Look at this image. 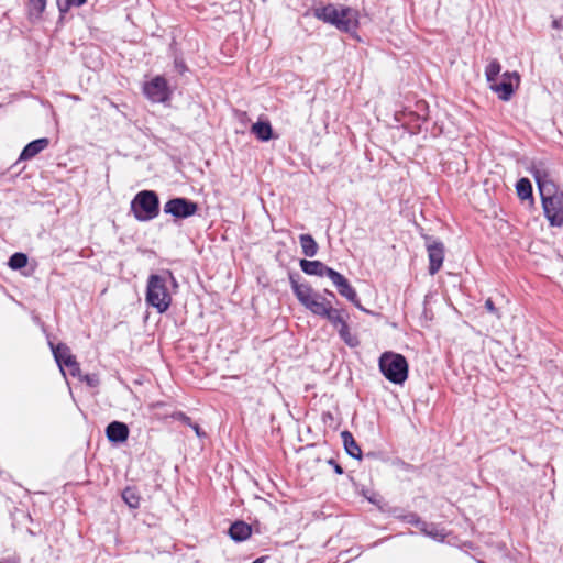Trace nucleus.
Masks as SVG:
<instances>
[{
	"instance_id": "1",
	"label": "nucleus",
	"mask_w": 563,
	"mask_h": 563,
	"mask_svg": "<svg viewBox=\"0 0 563 563\" xmlns=\"http://www.w3.org/2000/svg\"><path fill=\"white\" fill-rule=\"evenodd\" d=\"M312 14L318 20L331 24L342 32L352 33L358 26V13L350 7L338 9L332 3L320 4L312 8Z\"/></svg>"
},
{
	"instance_id": "2",
	"label": "nucleus",
	"mask_w": 563,
	"mask_h": 563,
	"mask_svg": "<svg viewBox=\"0 0 563 563\" xmlns=\"http://www.w3.org/2000/svg\"><path fill=\"white\" fill-rule=\"evenodd\" d=\"M168 282L176 285V279L170 271H164L162 274H151L147 279L146 303L159 313L168 310L172 303V296L167 288Z\"/></svg>"
},
{
	"instance_id": "3",
	"label": "nucleus",
	"mask_w": 563,
	"mask_h": 563,
	"mask_svg": "<svg viewBox=\"0 0 563 563\" xmlns=\"http://www.w3.org/2000/svg\"><path fill=\"white\" fill-rule=\"evenodd\" d=\"M131 211L141 222L155 219L159 214V198L153 190L139 191L131 201Z\"/></svg>"
},
{
	"instance_id": "4",
	"label": "nucleus",
	"mask_w": 563,
	"mask_h": 563,
	"mask_svg": "<svg viewBox=\"0 0 563 563\" xmlns=\"http://www.w3.org/2000/svg\"><path fill=\"white\" fill-rule=\"evenodd\" d=\"M544 216L552 227L563 224V191L559 188L541 196Z\"/></svg>"
},
{
	"instance_id": "5",
	"label": "nucleus",
	"mask_w": 563,
	"mask_h": 563,
	"mask_svg": "<svg viewBox=\"0 0 563 563\" xmlns=\"http://www.w3.org/2000/svg\"><path fill=\"white\" fill-rule=\"evenodd\" d=\"M197 211V202L185 197L172 198L164 205V212L173 216L175 219H187Z\"/></svg>"
},
{
	"instance_id": "6",
	"label": "nucleus",
	"mask_w": 563,
	"mask_h": 563,
	"mask_svg": "<svg viewBox=\"0 0 563 563\" xmlns=\"http://www.w3.org/2000/svg\"><path fill=\"white\" fill-rule=\"evenodd\" d=\"M143 93L152 102L164 103L170 99L172 91L163 76H156L143 86Z\"/></svg>"
},
{
	"instance_id": "7",
	"label": "nucleus",
	"mask_w": 563,
	"mask_h": 563,
	"mask_svg": "<svg viewBox=\"0 0 563 563\" xmlns=\"http://www.w3.org/2000/svg\"><path fill=\"white\" fill-rule=\"evenodd\" d=\"M520 82V76L517 71H506L503 74V80L500 82L494 81L489 85L492 91H494L498 98L503 101H509L518 88Z\"/></svg>"
},
{
	"instance_id": "8",
	"label": "nucleus",
	"mask_w": 563,
	"mask_h": 563,
	"mask_svg": "<svg viewBox=\"0 0 563 563\" xmlns=\"http://www.w3.org/2000/svg\"><path fill=\"white\" fill-rule=\"evenodd\" d=\"M409 374V364L402 354L389 351V383L404 385Z\"/></svg>"
},
{
	"instance_id": "9",
	"label": "nucleus",
	"mask_w": 563,
	"mask_h": 563,
	"mask_svg": "<svg viewBox=\"0 0 563 563\" xmlns=\"http://www.w3.org/2000/svg\"><path fill=\"white\" fill-rule=\"evenodd\" d=\"M330 280L336 287L339 294L351 301L355 307L363 310L360 303L355 289L351 286L349 280L339 272L330 273Z\"/></svg>"
},
{
	"instance_id": "10",
	"label": "nucleus",
	"mask_w": 563,
	"mask_h": 563,
	"mask_svg": "<svg viewBox=\"0 0 563 563\" xmlns=\"http://www.w3.org/2000/svg\"><path fill=\"white\" fill-rule=\"evenodd\" d=\"M427 251L429 256V273L434 275L439 272L444 260V245L438 240L427 239Z\"/></svg>"
},
{
	"instance_id": "11",
	"label": "nucleus",
	"mask_w": 563,
	"mask_h": 563,
	"mask_svg": "<svg viewBox=\"0 0 563 563\" xmlns=\"http://www.w3.org/2000/svg\"><path fill=\"white\" fill-rule=\"evenodd\" d=\"M531 173L538 185L540 196L549 195L550 191L558 188L550 172L543 164L533 165Z\"/></svg>"
},
{
	"instance_id": "12",
	"label": "nucleus",
	"mask_w": 563,
	"mask_h": 563,
	"mask_svg": "<svg viewBox=\"0 0 563 563\" xmlns=\"http://www.w3.org/2000/svg\"><path fill=\"white\" fill-rule=\"evenodd\" d=\"M299 275L297 273H289V283L291 289L298 299V301L303 306L309 299H311L317 292L313 291L312 287L307 283L298 282Z\"/></svg>"
},
{
	"instance_id": "13",
	"label": "nucleus",
	"mask_w": 563,
	"mask_h": 563,
	"mask_svg": "<svg viewBox=\"0 0 563 563\" xmlns=\"http://www.w3.org/2000/svg\"><path fill=\"white\" fill-rule=\"evenodd\" d=\"M300 268L307 275L327 276L330 279V273H334L335 269L328 267L320 261L300 260Z\"/></svg>"
},
{
	"instance_id": "14",
	"label": "nucleus",
	"mask_w": 563,
	"mask_h": 563,
	"mask_svg": "<svg viewBox=\"0 0 563 563\" xmlns=\"http://www.w3.org/2000/svg\"><path fill=\"white\" fill-rule=\"evenodd\" d=\"M106 435L112 443H122L128 440L129 428L124 422L112 421L106 428Z\"/></svg>"
},
{
	"instance_id": "15",
	"label": "nucleus",
	"mask_w": 563,
	"mask_h": 563,
	"mask_svg": "<svg viewBox=\"0 0 563 563\" xmlns=\"http://www.w3.org/2000/svg\"><path fill=\"white\" fill-rule=\"evenodd\" d=\"M49 145V140L47 137L36 139L30 143H27L22 150L19 161H29L40 154L42 151L47 148Z\"/></svg>"
},
{
	"instance_id": "16",
	"label": "nucleus",
	"mask_w": 563,
	"mask_h": 563,
	"mask_svg": "<svg viewBox=\"0 0 563 563\" xmlns=\"http://www.w3.org/2000/svg\"><path fill=\"white\" fill-rule=\"evenodd\" d=\"M331 306V301L323 297L321 294H316L309 299L303 307L307 308L311 313L323 318L328 313V309Z\"/></svg>"
},
{
	"instance_id": "17",
	"label": "nucleus",
	"mask_w": 563,
	"mask_h": 563,
	"mask_svg": "<svg viewBox=\"0 0 563 563\" xmlns=\"http://www.w3.org/2000/svg\"><path fill=\"white\" fill-rule=\"evenodd\" d=\"M251 534L252 527L242 520L233 522L229 528V536L235 542L245 541L251 537Z\"/></svg>"
},
{
	"instance_id": "18",
	"label": "nucleus",
	"mask_w": 563,
	"mask_h": 563,
	"mask_svg": "<svg viewBox=\"0 0 563 563\" xmlns=\"http://www.w3.org/2000/svg\"><path fill=\"white\" fill-rule=\"evenodd\" d=\"M344 449L346 453L354 459L360 460L362 457V450L353 438L352 433L347 430L341 432Z\"/></svg>"
},
{
	"instance_id": "19",
	"label": "nucleus",
	"mask_w": 563,
	"mask_h": 563,
	"mask_svg": "<svg viewBox=\"0 0 563 563\" xmlns=\"http://www.w3.org/2000/svg\"><path fill=\"white\" fill-rule=\"evenodd\" d=\"M49 346L56 363L58 364L60 371L64 373L63 366L67 363V356H74L70 352V349L64 343H58L55 345L49 342Z\"/></svg>"
},
{
	"instance_id": "20",
	"label": "nucleus",
	"mask_w": 563,
	"mask_h": 563,
	"mask_svg": "<svg viewBox=\"0 0 563 563\" xmlns=\"http://www.w3.org/2000/svg\"><path fill=\"white\" fill-rule=\"evenodd\" d=\"M251 132L262 142H267L273 137V129L268 121H257L252 125Z\"/></svg>"
},
{
	"instance_id": "21",
	"label": "nucleus",
	"mask_w": 563,
	"mask_h": 563,
	"mask_svg": "<svg viewBox=\"0 0 563 563\" xmlns=\"http://www.w3.org/2000/svg\"><path fill=\"white\" fill-rule=\"evenodd\" d=\"M299 243L301 246L302 254L307 257H313L317 255L319 246L312 235L305 233L299 235Z\"/></svg>"
},
{
	"instance_id": "22",
	"label": "nucleus",
	"mask_w": 563,
	"mask_h": 563,
	"mask_svg": "<svg viewBox=\"0 0 563 563\" xmlns=\"http://www.w3.org/2000/svg\"><path fill=\"white\" fill-rule=\"evenodd\" d=\"M323 318L334 328H338L349 319V314L342 309L333 308L331 305L328 309V313H325Z\"/></svg>"
},
{
	"instance_id": "23",
	"label": "nucleus",
	"mask_w": 563,
	"mask_h": 563,
	"mask_svg": "<svg viewBox=\"0 0 563 563\" xmlns=\"http://www.w3.org/2000/svg\"><path fill=\"white\" fill-rule=\"evenodd\" d=\"M122 499L131 509H137L140 507L141 496L136 487L128 486L123 489Z\"/></svg>"
},
{
	"instance_id": "24",
	"label": "nucleus",
	"mask_w": 563,
	"mask_h": 563,
	"mask_svg": "<svg viewBox=\"0 0 563 563\" xmlns=\"http://www.w3.org/2000/svg\"><path fill=\"white\" fill-rule=\"evenodd\" d=\"M341 340L350 347H356L360 341L356 335L352 334L347 324V320L336 328Z\"/></svg>"
},
{
	"instance_id": "25",
	"label": "nucleus",
	"mask_w": 563,
	"mask_h": 563,
	"mask_svg": "<svg viewBox=\"0 0 563 563\" xmlns=\"http://www.w3.org/2000/svg\"><path fill=\"white\" fill-rule=\"evenodd\" d=\"M500 70H501V65L497 59H492L487 64V66L485 67V77L489 85L497 80V77L500 74Z\"/></svg>"
},
{
	"instance_id": "26",
	"label": "nucleus",
	"mask_w": 563,
	"mask_h": 563,
	"mask_svg": "<svg viewBox=\"0 0 563 563\" xmlns=\"http://www.w3.org/2000/svg\"><path fill=\"white\" fill-rule=\"evenodd\" d=\"M517 195L521 199H528L532 197V185L529 179L521 178L516 185Z\"/></svg>"
},
{
	"instance_id": "27",
	"label": "nucleus",
	"mask_w": 563,
	"mask_h": 563,
	"mask_svg": "<svg viewBox=\"0 0 563 563\" xmlns=\"http://www.w3.org/2000/svg\"><path fill=\"white\" fill-rule=\"evenodd\" d=\"M9 266L12 269H21L27 264V256L24 253H14L9 258Z\"/></svg>"
},
{
	"instance_id": "28",
	"label": "nucleus",
	"mask_w": 563,
	"mask_h": 563,
	"mask_svg": "<svg viewBox=\"0 0 563 563\" xmlns=\"http://www.w3.org/2000/svg\"><path fill=\"white\" fill-rule=\"evenodd\" d=\"M87 2V0H57L58 9L62 13L67 12L71 7H81Z\"/></svg>"
},
{
	"instance_id": "29",
	"label": "nucleus",
	"mask_w": 563,
	"mask_h": 563,
	"mask_svg": "<svg viewBox=\"0 0 563 563\" xmlns=\"http://www.w3.org/2000/svg\"><path fill=\"white\" fill-rule=\"evenodd\" d=\"M64 366L68 368L71 376L80 377V366L75 356H67V363Z\"/></svg>"
},
{
	"instance_id": "30",
	"label": "nucleus",
	"mask_w": 563,
	"mask_h": 563,
	"mask_svg": "<svg viewBox=\"0 0 563 563\" xmlns=\"http://www.w3.org/2000/svg\"><path fill=\"white\" fill-rule=\"evenodd\" d=\"M407 519H408V522L409 523H412L415 525L422 533L423 531L429 528V525L428 522L421 520L419 517H417L416 515L411 514L409 516H407Z\"/></svg>"
},
{
	"instance_id": "31",
	"label": "nucleus",
	"mask_w": 563,
	"mask_h": 563,
	"mask_svg": "<svg viewBox=\"0 0 563 563\" xmlns=\"http://www.w3.org/2000/svg\"><path fill=\"white\" fill-rule=\"evenodd\" d=\"M415 115L416 114L412 111H409V112L396 111L394 114V118H395V121H397L398 123L406 125L409 122V120H407V118H409L411 120V118H413Z\"/></svg>"
},
{
	"instance_id": "32",
	"label": "nucleus",
	"mask_w": 563,
	"mask_h": 563,
	"mask_svg": "<svg viewBox=\"0 0 563 563\" xmlns=\"http://www.w3.org/2000/svg\"><path fill=\"white\" fill-rule=\"evenodd\" d=\"M423 533L428 537H431L433 539L442 540L444 538V533L438 529V527L433 523L429 525V528H427Z\"/></svg>"
},
{
	"instance_id": "33",
	"label": "nucleus",
	"mask_w": 563,
	"mask_h": 563,
	"mask_svg": "<svg viewBox=\"0 0 563 563\" xmlns=\"http://www.w3.org/2000/svg\"><path fill=\"white\" fill-rule=\"evenodd\" d=\"M80 380L85 382L89 387H97L100 384L99 376L97 374L80 375Z\"/></svg>"
},
{
	"instance_id": "34",
	"label": "nucleus",
	"mask_w": 563,
	"mask_h": 563,
	"mask_svg": "<svg viewBox=\"0 0 563 563\" xmlns=\"http://www.w3.org/2000/svg\"><path fill=\"white\" fill-rule=\"evenodd\" d=\"M31 10L37 15L42 14L46 7V0H30Z\"/></svg>"
},
{
	"instance_id": "35",
	"label": "nucleus",
	"mask_w": 563,
	"mask_h": 563,
	"mask_svg": "<svg viewBox=\"0 0 563 563\" xmlns=\"http://www.w3.org/2000/svg\"><path fill=\"white\" fill-rule=\"evenodd\" d=\"M174 68L179 75H184L188 70L184 59L180 57L174 59Z\"/></svg>"
},
{
	"instance_id": "36",
	"label": "nucleus",
	"mask_w": 563,
	"mask_h": 563,
	"mask_svg": "<svg viewBox=\"0 0 563 563\" xmlns=\"http://www.w3.org/2000/svg\"><path fill=\"white\" fill-rule=\"evenodd\" d=\"M378 365L380 373L387 378V351L380 354Z\"/></svg>"
},
{
	"instance_id": "37",
	"label": "nucleus",
	"mask_w": 563,
	"mask_h": 563,
	"mask_svg": "<svg viewBox=\"0 0 563 563\" xmlns=\"http://www.w3.org/2000/svg\"><path fill=\"white\" fill-rule=\"evenodd\" d=\"M173 418L178 420V421H181L183 423L187 424V426H191L192 421L190 419V417H188L186 413L181 412V411H178V412H175L173 415Z\"/></svg>"
},
{
	"instance_id": "38",
	"label": "nucleus",
	"mask_w": 563,
	"mask_h": 563,
	"mask_svg": "<svg viewBox=\"0 0 563 563\" xmlns=\"http://www.w3.org/2000/svg\"><path fill=\"white\" fill-rule=\"evenodd\" d=\"M328 464L333 467V471L336 474L342 475L344 473L342 466L339 463H336V461L334 459H329Z\"/></svg>"
},
{
	"instance_id": "39",
	"label": "nucleus",
	"mask_w": 563,
	"mask_h": 563,
	"mask_svg": "<svg viewBox=\"0 0 563 563\" xmlns=\"http://www.w3.org/2000/svg\"><path fill=\"white\" fill-rule=\"evenodd\" d=\"M485 308L487 311H489L490 313H496L497 310L495 308V305L493 302V300L490 298H488L486 301H485Z\"/></svg>"
},
{
	"instance_id": "40",
	"label": "nucleus",
	"mask_w": 563,
	"mask_h": 563,
	"mask_svg": "<svg viewBox=\"0 0 563 563\" xmlns=\"http://www.w3.org/2000/svg\"><path fill=\"white\" fill-rule=\"evenodd\" d=\"M190 428L196 432L197 437H205L206 433L201 430V428L199 427V424L192 422Z\"/></svg>"
},
{
	"instance_id": "41",
	"label": "nucleus",
	"mask_w": 563,
	"mask_h": 563,
	"mask_svg": "<svg viewBox=\"0 0 563 563\" xmlns=\"http://www.w3.org/2000/svg\"><path fill=\"white\" fill-rule=\"evenodd\" d=\"M368 500H369L371 503H373V504L377 505V506L380 508V506H379V501L377 500L376 495H373V496L368 497Z\"/></svg>"
},
{
	"instance_id": "42",
	"label": "nucleus",
	"mask_w": 563,
	"mask_h": 563,
	"mask_svg": "<svg viewBox=\"0 0 563 563\" xmlns=\"http://www.w3.org/2000/svg\"><path fill=\"white\" fill-rule=\"evenodd\" d=\"M267 559L268 556H260L255 559L252 563H264Z\"/></svg>"
},
{
	"instance_id": "43",
	"label": "nucleus",
	"mask_w": 563,
	"mask_h": 563,
	"mask_svg": "<svg viewBox=\"0 0 563 563\" xmlns=\"http://www.w3.org/2000/svg\"><path fill=\"white\" fill-rule=\"evenodd\" d=\"M324 294L328 295V297L335 298L334 292H332L330 290H324Z\"/></svg>"
},
{
	"instance_id": "44",
	"label": "nucleus",
	"mask_w": 563,
	"mask_h": 563,
	"mask_svg": "<svg viewBox=\"0 0 563 563\" xmlns=\"http://www.w3.org/2000/svg\"><path fill=\"white\" fill-rule=\"evenodd\" d=\"M479 563H485V562L481 561Z\"/></svg>"
}]
</instances>
